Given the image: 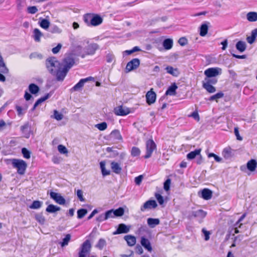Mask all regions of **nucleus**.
<instances>
[{"mask_svg": "<svg viewBox=\"0 0 257 257\" xmlns=\"http://www.w3.org/2000/svg\"><path fill=\"white\" fill-rule=\"evenodd\" d=\"M45 66L48 71L54 76H56L58 81L64 79L59 78V74L62 72L61 64L55 57L48 58L45 61Z\"/></svg>", "mask_w": 257, "mask_h": 257, "instance_id": "1", "label": "nucleus"}, {"mask_svg": "<svg viewBox=\"0 0 257 257\" xmlns=\"http://www.w3.org/2000/svg\"><path fill=\"white\" fill-rule=\"evenodd\" d=\"M75 63L74 59L72 55L66 56L63 60L61 64L62 72L59 74V78L64 79L68 70Z\"/></svg>", "mask_w": 257, "mask_h": 257, "instance_id": "2", "label": "nucleus"}, {"mask_svg": "<svg viewBox=\"0 0 257 257\" xmlns=\"http://www.w3.org/2000/svg\"><path fill=\"white\" fill-rule=\"evenodd\" d=\"M84 21L88 26H97L102 23L103 19L98 15L87 14L84 16Z\"/></svg>", "mask_w": 257, "mask_h": 257, "instance_id": "3", "label": "nucleus"}, {"mask_svg": "<svg viewBox=\"0 0 257 257\" xmlns=\"http://www.w3.org/2000/svg\"><path fill=\"white\" fill-rule=\"evenodd\" d=\"M13 167L16 169L17 173L20 175H24L25 173L27 164L23 160L13 159L11 160Z\"/></svg>", "mask_w": 257, "mask_h": 257, "instance_id": "4", "label": "nucleus"}, {"mask_svg": "<svg viewBox=\"0 0 257 257\" xmlns=\"http://www.w3.org/2000/svg\"><path fill=\"white\" fill-rule=\"evenodd\" d=\"M88 45L84 49V52L81 55L82 58H84L85 55H92L95 54L96 51L99 49V46L96 43H92L89 44L88 40L85 41Z\"/></svg>", "mask_w": 257, "mask_h": 257, "instance_id": "5", "label": "nucleus"}, {"mask_svg": "<svg viewBox=\"0 0 257 257\" xmlns=\"http://www.w3.org/2000/svg\"><path fill=\"white\" fill-rule=\"evenodd\" d=\"M91 245L89 240H86L82 244L79 252V257H87L90 254Z\"/></svg>", "mask_w": 257, "mask_h": 257, "instance_id": "6", "label": "nucleus"}, {"mask_svg": "<svg viewBox=\"0 0 257 257\" xmlns=\"http://www.w3.org/2000/svg\"><path fill=\"white\" fill-rule=\"evenodd\" d=\"M157 149L155 143L152 140H148L146 143V155L144 156L145 159L150 158L153 152Z\"/></svg>", "mask_w": 257, "mask_h": 257, "instance_id": "7", "label": "nucleus"}, {"mask_svg": "<svg viewBox=\"0 0 257 257\" xmlns=\"http://www.w3.org/2000/svg\"><path fill=\"white\" fill-rule=\"evenodd\" d=\"M222 73V69L219 67H212L207 69L204 74L207 77H214Z\"/></svg>", "mask_w": 257, "mask_h": 257, "instance_id": "8", "label": "nucleus"}, {"mask_svg": "<svg viewBox=\"0 0 257 257\" xmlns=\"http://www.w3.org/2000/svg\"><path fill=\"white\" fill-rule=\"evenodd\" d=\"M207 213L202 209L192 211L189 214V218H196L200 223L202 222V220L205 217Z\"/></svg>", "mask_w": 257, "mask_h": 257, "instance_id": "9", "label": "nucleus"}, {"mask_svg": "<svg viewBox=\"0 0 257 257\" xmlns=\"http://www.w3.org/2000/svg\"><path fill=\"white\" fill-rule=\"evenodd\" d=\"M130 226H127L123 223H120L118 225L117 229L112 233V234L116 235L128 233L130 231Z\"/></svg>", "mask_w": 257, "mask_h": 257, "instance_id": "10", "label": "nucleus"}, {"mask_svg": "<svg viewBox=\"0 0 257 257\" xmlns=\"http://www.w3.org/2000/svg\"><path fill=\"white\" fill-rule=\"evenodd\" d=\"M140 60L139 59L135 58L127 63L126 66V70L128 71H131L137 69L140 65Z\"/></svg>", "mask_w": 257, "mask_h": 257, "instance_id": "11", "label": "nucleus"}, {"mask_svg": "<svg viewBox=\"0 0 257 257\" xmlns=\"http://www.w3.org/2000/svg\"><path fill=\"white\" fill-rule=\"evenodd\" d=\"M130 108L122 105L117 106L114 108V113L117 115H126L130 113Z\"/></svg>", "mask_w": 257, "mask_h": 257, "instance_id": "12", "label": "nucleus"}, {"mask_svg": "<svg viewBox=\"0 0 257 257\" xmlns=\"http://www.w3.org/2000/svg\"><path fill=\"white\" fill-rule=\"evenodd\" d=\"M157 206L156 201L154 200H150L146 201L143 205L141 207V210L144 212L146 210L151 209L152 208H155Z\"/></svg>", "mask_w": 257, "mask_h": 257, "instance_id": "13", "label": "nucleus"}, {"mask_svg": "<svg viewBox=\"0 0 257 257\" xmlns=\"http://www.w3.org/2000/svg\"><path fill=\"white\" fill-rule=\"evenodd\" d=\"M51 198L59 204L64 205L65 203V200L60 194L51 192L50 193Z\"/></svg>", "mask_w": 257, "mask_h": 257, "instance_id": "14", "label": "nucleus"}, {"mask_svg": "<svg viewBox=\"0 0 257 257\" xmlns=\"http://www.w3.org/2000/svg\"><path fill=\"white\" fill-rule=\"evenodd\" d=\"M153 90V88L151 89L146 95L147 102L149 105L154 103L156 99V94Z\"/></svg>", "mask_w": 257, "mask_h": 257, "instance_id": "15", "label": "nucleus"}, {"mask_svg": "<svg viewBox=\"0 0 257 257\" xmlns=\"http://www.w3.org/2000/svg\"><path fill=\"white\" fill-rule=\"evenodd\" d=\"M92 77H89L84 79H81L76 84H75L72 88L73 91H78L81 89L86 82L91 80Z\"/></svg>", "mask_w": 257, "mask_h": 257, "instance_id": "16", "label": "nucleus"}, {"mask_svg": "<svg viewBox=\"0 0 257 257\" xmlns=\"http://www.w3.org/2000/svg\"><path fill=\"white\" fill-rule=\"evenodd\" d=\"M234 150L230 147H227L223 149L222 154L225 159H229L234 156Z\"/></svg>", "mask_w": 257, "mask_h": 257, "instance_id": "17", "label": "nucleus"}, {"mask_svg": "<svg viewBox=\"0 0 257 257\" xmlns=\"http://www.w3.org/2000/svg\"><path fill=\"white\" fill-rule=\"evenodd\" d=\"M110 138L114 141L122 140V138L118 130H115L111 132L110 134Z\"/></svg>", "mask_w": 257, "mask_h": 257, "instance_id": "18", "label": "nucleus"}, {"mask_svg": "<svg viewBox=\"0 0 257 257\" xmlns=\"http://www.w3.org/2000/svg\"><path fill=\"white\" fill-rule=\"evenodd\" d=\"M141 243L145 249L151 252L152 250L150 241L145 237H141Z\"/></svg>", "mask_w": 257, "mask_h": 257, "instance_id": "19", "label": "nucleus"}, {"mask_svg": "<svg viewBox=\"0 0 257 257\" xmlns=\"http://www.w3.org/2000/svg\"><path fill=\"white\" fill-rule=\"evenodd\" d=\"M110 165L111 169L114 173L117 174L120 173L121 171V167L119 163L115 162H112Z\"/></svg>", "mask_w": 257, "mask_h": 257, "instance_id": "20", "label": "nucleus"}, {"mask_svg": "<svg viewBox=\"0 0 257 257\" xmlns=\"http://www.w3.org/2000/svg\"><path fill=\"white\" fill-rule=\"evenodd\" d=\"M0 72L4 74H8L9 73V69L7 67L6 65L4 62L3 58L0 53Z\"/></svg>", "mask_w": 257, "mask_h": 257, "instance_id": "21", "label": "nucleus"}, {"mask_svg": "<svg viewBox=\"0 0 257 257\" xmlns=\"http://www.w3.org/2000/svg\"><path fill=\"white\" fill-rule=\"evenodd\" d=\"M177 88L178 86L175 83L173 84L167 90L165 93L166 95L170 96L175 95L176 93V91Z\"/></svg>", "mask_w": 257, "mask_h": 257, "instance_id": "22", "label": "nucleus"}, {"mask_svg": "<svg viewBox=\"0 0 257 257\" xmlns=\"http://www.w3.org/2000/svg\"><path fill=\"white\" fill-rule=\"evenodd\" d=\"M124 239L127 242L128 245L132 246L136 243V238L134 236L131 235H125Z\"/></svg>", "mask_w": 257, "mask_h": 257, "instance_id": "23", "label": "nucleus"}, {"mask_svg": "<svg viewBox=\"0 0 257 257\" xmlns=\"http://www.w3.org/2000/svg\"><path fill=\"white\" fill-rule=\"evenodd\" d=\"M246 19L250 22H255L257 21V12H248L246 14Z\"/></svg>", "mask_w": 257, "mask_h": 257, "instance_id": "24", "label": "nucleus"}, {"mask_svg": "<svg viewBox=\"0 0 257 257\" xmlns=\"http://www.w3.org/2000/svg\"><path fill=\"white\" fill-rule=\"evenodd\" d=\"M173 45V41L172 39H166L163 42V46L166 50H170L172 48Z\"/></svg>", "mask_w": 257, "mask_h": 257, "instance_id": "25", "label": "nucleus"}, {"mask_svg": "<svg viewBox=\"0 0 257 257\" xmlns=\"http://www.w3.org/2000/svg\"><path fill=\"white\" fill-rule=\"evenodd\" d=\"M147 223L151 228H154L160 224V220L158 218H149L147 219Z\"/></svg>", "mask_w": 257, "mask_h": 257, "instance_id": "26", "label": "nucleus"}, {"mask_svg": "<svg viewBox=\"0 0 257 257\" xmlns=\"http://www.w3.org/2000/svg\"><path fill=\"white\" fill-rule=\"evenodd\" d=\"M165 69L168 73L171 74L174 76H177L179 74V71L177 68H174L173 67L170 66H168L167 67H166Z\"/></svg>", "mask_w": 257, "mask_h": 257, "instance_id": "27", "label": "nucleus"}, {"mask_svg": "<svg viewBox=\"0 0 257 257\" xmlns=\"http://www.w3.org/2000/svg\"><path fill=\"white\" fill-rule=\"evenodd\" d=\"M256 162L255 160L251 159L250 161H249L247 163V168L250 171H253L255 170V168H256Z\"/></svg>", "mask_w": 257, "mask_h": 257, "instance_id": "28", "label": "nucleus"}, {"mask_svg": "<svg viewBox=\"0 0 257 257\" xmlns=\"http://www.w3.org/2000/svg\"><path fill=\"white\" fill-rule=\"evenodd\" d=\"M201 150L196 149L194 151H192L188 153L187 155V158L188 160H192L194 159L196 156L200 155Z\"/></svg>", "mask_w": 257, "mask_h": 257, "instance_id": "29", "label": "nucleus"}, {"mask_svg": "<svg viewBox=\"0 0 257 257\" xmlns=\"http://www.w3.org/2000/svg\"><path fill=\"white\" fill-rule=\"evenodd\" d=\"M202 197L205 200L210 199L212 197V192L208 189H204L202 191Z\"/></svg>", "mask_w": 257, "mask_h": 257, "instance_id": "30", "label": "nucleus"}, {"mask_svg": "<svg viewBox=\"0 0 257 257\" xmlns=\"http://www.w3.org/2000/svg\"><path fill=\"white\" fill-rule=\"evenodd\" d=\"M34 39L36 42H39L40 41L41 37L43 36V34L37 28H36L33 31Z\"/></svg>", "mask_w": 257, "mask_h": 257, "instance_id": "31", "label": "nucleus"}, {"mask_svg": "<svg viewBox=\"0 0 257 257\" xmlns=\"http://www.w3.org/2000/svg\"><path fill=\"white\" fill-rule=\"evenodd\" d=\"M100 167L101 170L102 174L103 176L109 175L110 174V171L105 169V162L101 161L100 162Z\"/></svg>", "mask_w": 257, "mask_h": 257, "instance_id": "32", "label": "nucleus"}, {"mask_svg": "<svg viewBox=\"0 0 257 257\" xmlns=\"http://www.w3.org/2000/svg\"><path fill=\"white\" fill-rule=\"evenodd\" d=\"M50 24L49 20L45 19H40L39 25L41 28L47 30L49 28Z\"/></svg>", "mask_w": 257, "mask_h": 257, "instance_id": "33", "label": "nucleus"}, {"mask_svg": "<svg viewBox=\"0 0 257 257\" xmlns=\"http://www.w3.org/2000/svg\"><path fill=\"white\" fill-rule=\"evenodd\" d=\"M246 45L244 42L240 41L236 44V49L240 52H243L246 49Z\"/></svg>", "mask_w": 257, "mask_h": 257, "instance_id": "34", "label": "nucleus"}, {"mask_svg": "<svg viewBox=\"0 0 257 257\" xmlns=\"http://www.w3.org/2000/svg\"><path fill=\"white\" fill-rule=\"evenodd\" d=\"M208 26L206 23L202 24L200 28V35L202 37L205 36L208 32Z\"/></svg>", "mask_w": 257, "mask_h": 257, "instance_id": "35", "label": "nucleus"}, {"mask_svg": "<svg viewBox=\"0 0 257 257\" xmlns=\"http://www.w3.org/2000/svg\"><path fill=\"white\" fill-rule=\"evenodd\" d=\"M217 82L216 78H212V77H206L202 82V84H215Z\"/></svg>", "mask_w": 257, "mask_h": 257, "instance_id": "36", "label": "nucleus"}, {"mask_svg": "<svg viewBox=\"0 0 257 257\" xmlns=\"http://www.w3.org/2000/svg\"><path fill=\"white\" fill-rule=\"evenodd\" d=\"M60 210V207L53 204L49 205L46 208V211L49 213H54Z\"/></svg>", "mask_w": 257, "mask_h": 257, "instance_id": "37", "label": "nucleus"}, {"mask_svg": "<svg viewBox=\"0 0 257 257\" xmlns=\"http://www.w3.org/2000/svg\"><path fill=\"white\" fill-rule=\"evenodd\" d=\"M29 91L32 94H36L39 90V87L37 85L33 84V83L30 84V85L29 86Z\"/></svg>", "mask_w": 257, "mask_h": 257, "instance_id": "38", "label": "nucleus"}, {"mask_svg": "<svg viewBox=\"0 0 257 257\" xmlns=\"http://www.w3.org/2000/svg\"><path fill=\"white\" fill-rule=\"evenodd\" d=\"M49 97H50L49 94H47V95H46L44 97H42L40 98V99H39L38 100H37V101L35 102L34 105L33 109H35L40 103H41L42 102H44V101L47 100L48 98H49Z\"/></svg>", "mask_w": 257, "mask_h": 257, "instance_id": "39", "label": "nucleus"}, {"mask_svg": "<svg viewBox=\"0 0 257 257\" xmlns=\"http://www.w3.org/2000/svg\"><path fill=\"white\" fill-rule=\"evenodd\" d=\"M49 97H50L49 94H47V95H46L44 97H42L40 98V99H39L38 100H37V101L35 102L34 105L33 109H35L40 103H41L42 102H44V101L47 100L48 98H49Z\"/></svg>", "mask_w": 257, "mask_h": 257, "instance_id": "40", "label": "nucleus"}, {"mask_svg": "<svg viewBox=\"0 0 257 257\" xmlns=\"http://www.w3.org/2000/svg\"><path fill=\"white\" fill-rule=\"evenodd\" d=\"M202 86L209 93H214L216 91L215 88L212 85L202 84Z\"/></svg>", "mask_w": 257, "mask_h": 257, "instance_id": "41", "label": "nucleus"}, {"mask_svg": "<svg viewBox=\"0 0 257 257\" xmlns=\"http://www.w3.org/2000/svg\"><path fill=\"white\" fill-rule=\"evenodd\" d=\"M71 239V235L69 234H67L65 237L63 238L62 242H61V245L62 247H64L67 245L69 241Z\"/></svg>", "mask_w": 257, "mask_h": 257, "instance_id": "42", "label": "nucleus"}, {"mask_svg": "<svg viewBox=\"0 0 257 257\" xmlns=\"http://www.w3.org/2000/svg\"><path fill=\"white\" fill-rule=\"evenodd\" d=\"M106 245V241L103 238H100L97 243L96 244V247L99 249H102Z\"/></svg>", "mask_w": 257, "mask_h": 257, "instance_id": "43", "label": "nucleus"}, {"mask_svg": "<svg viewBox=\"0 0 257 257\" xmlns=\"http://www.w3.org/2000/svg\"><path fill=\"white\" fill-rule=\"evenodd\" d=\"M140 150L136 147H133L131 150V155L133 157L139 156L140 155Z\"/></svg>", "mask_w": 257, "mask_h": 257, "instance_id": "44", "label": "nucleus"}, {"mask_svg": "<svg viewBox=\"0 0 257 257\" xmlns=\"http://www.w3.org/2000/svg\"><path fill=\"white\" fill-rule=\"evenodd\" d=\"M87 213V211L85 209H80L77 211V217L78 218H83Z\"/></svg>", "mask_w": 257, "mask_h": 257, "instance_id": "45", "label": "nucleus"}, {"mask_svg": "<svg viewBox=\"0 0 257 257\" xmlns=\"http://www.w3.org/2000/svg\"><path fill=\"white\" fill-rule=\"evenodd\" d=\"M114 216H121L124 214V209L121 208L119 207V208L113 210Z\"/></svg>", "mask_w": 257, "mask_h": 257, "instance_id": "46", "label": "nucleus"}, {"mask_svg": "<svg viewBox=\"0 0 257 257\" xmlns=\"http://www.w3.org/2000/svg\"><path fill=\"white\" fill-rule=\"evenodd\" d=\"M223 95H224V94L222 92H218V93H217L216 94H215V95L211 96L210 97L209 100H211V101L214 100H217L218 99L222 98L223 96Z\"/></svg>", "mask_w": 257, "mask_h": 257, "instance_id": "47", "label": "nucleus"}, {"mask_svg": "<svg viewBox=\"0 0 257 257\" xmlns=\"http://www.w3.org/2000/svg\"><path fill=\"white\" fill-rule=\"evenodd\" d=\"M95 127L100 131H104L107 128V123L105 122L98 123L95 125Z\"/></svg>", "mask_w": 257, "mask_h": 257, "instance_id": "48", "label": "nucleus"}, {"mask_svg": "<svg viewBox=\"0 0 257 257\" xmlns=\"http://www.w3.org/2000/svg\"><path fill=\"white\" fill-rule=\"evenodd\" d=\"M41 202L39 201H34L30 207L32 209H38L41 207Z\"/></svg>", "mask_w": 257, "mask_h": 257, "instance_id": "49", "label": "nucleus"}, {"mask_svg": "<svg viewBox=\"0 0 257 257\" xmlns=\"http://www.w3.org/2000/svg\"><path fill=\"white\" fill-rule=\"evenodd\" d=\"M105 215L106 220H107L109 218H114L115 217L113 209H111L108 211H107L105 213Z\"/></svg>", "mask_w": 257, "mask_h": 257, "instance_id": "50", "label": "nucleus"}, {"mask_svg": "<svg viewBox=\"0 0 257 257\" xmlns=\"http://www.w3.org/2000/svg\"><path fill=\"white\" fill-rule=\"evenodd\" d=\"M63 115L62 113H59L58 111L55 110L54 111V118L57 120H61L62 119Z\"/></svg>", "mask_w": 257, "mask_h": 257, "instance_id": "51", "label": "nucleus"}, {"mask_svg": "<svg viewBox=\"0 0 257 257\" xmlns=\"http://www.w3.org/2000/svg\"><path fill=\"white\" fill-rule=\"evenodd\" d=\"M22 153L23 157L26 159H29L30 158V152L26 148H24L22 149Z\"/></svg>", "mask_w": 257, "mask_h": 257, "instance_id": "52", "label": "nucleus"}, {"mask_svg": "<svg viewBox=\"0 0 257 257\" xmlns=\"http://www.w3.org/2000/svg\"><path fill=\"white\" fill-rule=\"evenodd\" d=\"M36 219L40 223L43 224L45 222V217L42 214H37L36 215Z\"/></svg>", "mask_w": 257, "mask_h": 257, "instance_id": "53", "label": "nucleus"}, {"mask_svg": "<svg viewBox=\"0 0 257 257\" xmlns=\"http://www.w3.org/2000/svg\"><path fill=\"white\" fill-rule=\"evenodd\" d=\"M58 151L61 154H66L68 152L65 146H64L63 145H59L58 146Z\"/></svg>", "mask_w": 257, "mask_h": 257, "instance_id": "54", "label": "nucleus"}, {"mask_svg": "<svg viewBox=\"0 0 257 257\" xmlns=\"http://www.w3.org/2000/svg\"><path fill=\"white\" fill-rule=\"evenodd\" d=\"M27 11L29 13L34 14L38 12V9L36 6H31L28 8Z\"/></svg>", "mask_w": 257, "mask_h": 257, "instance_id": "55", "label": "nucleus"}, {"mask_svg": "<svg viewBox=\"0 0 257 257\" xmlns=\"http://www.w3.org/2000/svg\"><path fill=\"white\" fill-rule=\"evenodd\" d=\"M170 184H171V180L170 179H168L164 182V188L166 191H168L170 189Z\"/></svg>", "mask_w": 257, "mask_h": 257, "instance_id": "56", "label": "nucleus"}, {"mask_svg": "<svg viewBox=\"0 0 257 257\" xmlns=\"http://www.w3.org/2000/svg\"><path fill=\"white\" fill-rule=\"evenodd\" d=\"M62 45L61 44H58L56 47L52 49V52L54 54H57L60 51Z\"/></svg>", "mask_w": 257, "mask_h": 257, "instance_id": "57", "label": "nucleus"}, {"mask_svg": "<svg viewBox=\"0 0 257 257\" xmlns=\"http://www.w3.org/2000/svg\"><path fill=\"white\" fill-rule=\"evenodd\" d=\"M156 198L160 205H162L164 203V199L163 196L160 194H156Z\"/></svg>", "mask_w": 257, "mask_h": 257, "instance_id": "58", "label": "nucleus"}, {"mask_svg": "<svg viewBox=\"0 0 257 257\" xmlns=\"http://www.w3.org/2000/svg\"><path fill=\"white\" fill-rule=\"evenodd\" d=\"M202 232L203 233L205 236V240L206 241L208 240L210 238V232L208 231H207L205 228H203L202 229Z\"/></svg>", "mask_w": 257, "mask_h": 257, "instance_id": "59", "label": "nucleus"}, {"mask_svg": "<svg viewBox=\"0 0 257 257\" xmlns=\"http://www.w3.org/2000/svg\"><path fill=\"white\" fill-rule=\"evenodd\" d=\"M178 43L182 46L186 45L187 43V40L185 37H182L178 40Z\"/></svg>", "mask_w": 257, "mask_h": 257, "instance_id": "60", "label": "nucleus"}, {"mask_svg": "<svg viewBox=\"0 0 257 257\" xmlns=\"http://www.w3.org/2000/svg\"><path fill=\"white\" fill-rule=\"evenodd\" d=\"M61 30L56 26H54L51 28V32L52 33H60Z\"/></svg>", "mask_w": 257, "mask_h": 257, "instance_id": "61", "label": "nucleus"}, {"mask_svg": "<svg viewBox=\"0 0 257 257\" xmlns=\"http://www.w3.org/2000/svg\"><path fill=\"white\" fill-rule=\"evenodd\" d=\"M77 196L81 201H83L84 200L83 196V192L82 191V190H78L77 191Z\"/></svg>", "mask_w": 257, "mask_h": 257, "instance_id": "62", "label": "nucleus"}, {"mask_svg": "<svg viewBox=\"0 0 257 257\" xmlns=\"http://www.w3.org/2000/svg\"><path fill=\"white\" fill-rule=\"evenodd\" d=\"M143 177L142 175H140L135 179V182L136 185H139L141 183Z\"/></svg>", "mask_w": 257, "mask_h": 257, "instance_id": "63", "label": "nucleus"}, {"mask_svg": "<svg viewBox=\"0 0 257 257\" xmlns=\"http://www.w3.org/2000/svg\"><path fill=\"white\" fill-rule=\"evenodd\" d=\"M96 220L98 222H102L103 221H105L106 220V218H105V214H100L97 218Z\"/></svg>", "mask_w": 257, "mask_h": 257, "instance_id": "64", "label": "nucleus"}]
</instances>
